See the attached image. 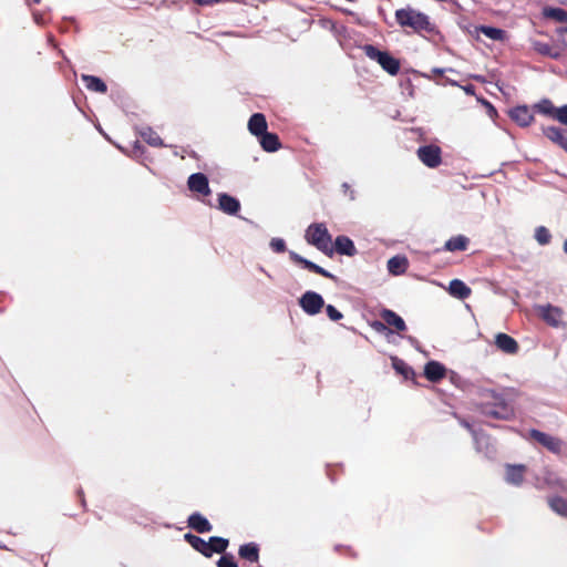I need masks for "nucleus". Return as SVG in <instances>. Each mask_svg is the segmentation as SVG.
<instances>
[{"mask_svg":"<svg viewBox=\"0 0 567 567\" xmlns=\"http://www.w3.org/2000/svg\"><path fill=\"white\" fill-rule=\"evenodd\" d=\"M475 410L483 416L509 421L515 416V409L506 396L493 389H478L475 394Z\"/></svg>","mask_w":567,"mask_h":567,"instance_id":"f257e3e1","label":"nucleus"},{"mask_svg":"<svg viewBox=\"0 0 567 567\" xmlns=\"http://www.w3.org/2000/svg\"><path fill=\"white\" fill-rule=\"evenodd\" d=\"M395 20L399 25L409 27L417 33L422 31L432 33L435 31V25L430 21V17L411 7L398 9L395 11Z\"/></svg>","mask_w":567,"mask_h":567,"instance_id":"f03ea898","label":"nucleus"},{"mask_svg":"<svg viewBox=\"0 0 567 567\" xmlns=\"http://www.w3.org/2000/svg\"><path fill=\"white\" fill-rule=\"evenodd\" d=\"M184 539L198 553L204 555L205 557H212L214 553L223 554L226 551L229 542L227 538L219 536L209 537L208 542L204 540L202 537L196 536L192 533H187L184 535Z\"/></svg>","mask_w":567,"mask_h":567,"instance_id":"7ed1b4c3","label":"nucleus"},{"mask_svg":"<svg viewBox=\"0 0 567 567\" xmlns=\"http://www.w3.org/2000/svg\"><path fill=\"white\" fill-rule=\"evenodd\" d=\"M306 240L308 244L315 246L320 251L331 255L332 238L323 223L311 224L306 230Z\"/></svg>","mask_w":567,"mask_h":567,"instance_id":"20e7f679","label":"nucleus"},{"mask_svg":"<svg viewBox=\"0 0 567 567\" xmlns=\"http://www.w3.org/2000/svg\"><path fill=\"white\" fill-rule=\"evenodd\" d=\"M362 49L369 59L377 61L390 75H396L399 73L400 62L398 59L385 51H380L372 44H365Z\"/></svg>","mask_w":567,"mask_h":567,"instance_id":"39448f33","label":"nucleus"},{"mask_svg":"<svg viewBox=\"0 0 567 567\" xmlns=\"http://www.w3.org/2000/svg\"><path fill=\"white\" fill-rule=\"evenodd\" d=\"M416 154L417 158L430 168L437 167L442 162V151L434 144L420 146Z\"/></svg>","mask_w":567,"mask_h":567,"instance_id":"423d86ee","label":"nucleus"},{"mask_svg":"<svg viewBox=\"0 0 567 567\" xmlns=\"http://www.w3.org/2000/svg\"><path fill=\"white\" fill-rule=\"evenodd\" d=\"M301 309L309 316L319 313L324 306L322 296L315 291H306L299 299Z\"/></svg>","mask_w":567,"mask_h":567,"instance_id":"0eeeda50","label":"nucleus"},{"mask_svg":"<svg viewBox=\"0 0 567 567\" xmlns=\"http://www.w3.org/2000/svg\"><path fill=\"white\" fill-rule=\"evenodd\" d=\"M530 437L536 440L539 444H542L544 447H546L548 451L555 454L561 453L564 442L550 434L544 433L539 430L532 429L529 431Z\"/></svg>","mask_w":567,"mask_h":567,"instance_id":"6e6552de","label":"nucleus"},{"mask_svg":"<svg viewBox=\"0 0 567 567\" xmlns=\"http://www.w3.org/2000/svg\"><path fill=\"white\" fill-rule=\"evenodd\" d=\"M187 186L189 190L197 193L202 196H208L210 194L209 182L205 174L194 173L187 179Z\"/></svg>","mask_w":567,"mask_h":567,"instance_id":"1a4fd4ad","label":"nucleus"},{"mask_svg":"<svg viewBox=\"0 0 567 567\" xmlns=\"http://www.w3.org/2000/svg\"><path fill=\"white\" fill-rule=\"evenodd\" d=\"M538 311L544 321L551 327H559L561 323L563 311L551 305L539 306Z\"/></svg>","mask_w":567,"mask_h":567,"instance_id":"9d476101","label":"nucleus"},{"mask_svg":"<svg viewBox=\"0 0 567 567\" xmlns=\"http://www.w3.org/2000/svg\"><path fill=\"white\" fill-rule=\"evenodd\" d=\"M218 208L227 215H237L240 209V203L237 198L226 193H220L218 195Z\"/></svg>","mask_w":567,"mask_h":567,"instance_id":"9b49d317","label":"nucleus"},{"mask_svg":"<svg viewBox=\"0 0 567 567\" xmlns=\"http://www.w3.org/2000/svg\"><path fill=\"white\" fill-rule=\"evenodd\" d=\"M495 344L501 351L507 354H514L518 351L517 341L513 337L503 332L495 336Z\"/></svg>","mask_w":567,"mask_h":567,"instance_id":"f8f14e48","label":"nucleus"},{"mask_svg":"<svg viewBox=\"0 0 567 567\" xmlns=\"http://www.w3.org/2000/svg\"><path fill=\"white\" fill-rule=\"evenodd\" d=\"M525 465L522 464H507L505 481L508 484L519 486L524 481Z\"/></svg>","mask_w":567,"mask_h":567,"instance_id":"ddd939ff","label":"nucleus"},{"mask_svg":"<svg viewBox=\"0 0 567 567\" xmlns=\"http://www.w3.org/2000/svg\"><path fill=\"white\" fill-rule=\"evenodd\" d=\"M457 420L472 434L476 450L482 451L483 445L488 444V436L482 430H476L468 421L458 416Z\"/></svg>","mask_w":567,"mask_h":567,"instance_id":"4468645a","label":"nucleus"},{"mask_svg":"<svg viewBox=\"0 0 567 567\" xmlns=\"http://www.w3.org/2000/svg\"><path fill=\"white\" fill-rule=\"evenodd\" d=\"M187 524L189 528L200 534L209 533L213 529V525L209 523V520L198 512H195L192 515H189Z\"/></svg>","mask_w":567,"mask_h":567,"instance_id":"2eb2a0df","label":"nucleus"},{"mask_svg":"<svg viewBox=\"0 0 567 567\" xmlns=\"http://www.w3.org/2000/svg\"><path fill=\"white\" fill-rule=\"evenodd\" d=\"M267 127L268 124L262 113H255L250 116L248 121V130L252 135L257 137L261 136L267 132Z\"/></svg>","mask_w":567,"mask_h":567,"instance_id":"dca6fc26","label":"nucleus"},{"mask_svg":"<svg viewBox=\"0 0 567 567\" xmlns=\"http://www.w3.org/2000/svg\"><path fill=\"white\" fill-rule=\"evenodd\" d=\"M445 367L437 361H429L424 367V375L431 382H437L445 377Z\"/></svg>","mask_w":567,"mask_h":567,"instance_id":"f3484780","label":"nucleus"},{"mask_svg":"<svg viewBox=\"0 0 567 567\" xmlns=\"http://www.w3.org/2000/svg\"><path fill=\"white\" fill-rule=\"evenodd\" d=\"M334 249L339 255L352 257L357 254L354 243L348 236H338L334 240Z\"/></svg>","mask_w":567,"mask_h":567,"instance_id":"a211bd4d","label":"nucleus"},{"mask_svg":"<svg viewBox=\"0 0 567 567\" xmlns=\"http://www.w3.org/2000/svg\"><path fill=\"white\" fill-rule=\"evenodd\" d=\"M511 118L520 126H527L533 121L534 116L527 106H516L509 112Z\"/></svg>","mask_w":567,"mask_h":567,"instance_id":"6ab92c4d","label":"nucleus"},{"mask_svg":"<svg viewBox=\"0 0 567 567\" xmlns=\"http://www.w3.org/2000/svg\"><path fill=\"white\" fill-rule=\"evenodd\" d=\"M543 133L548 140L565 148L567 141V130L557 126H548L543 130Z\"/></svg>","mask_w":567,"mask_h":567,"instance_id":"aec40b11","label":"nucleus"},{"mask_svg":"<svg viewBox=\"0 0 567 567\" xmlns=\"http://www.w3.org/2000/svg\"><path fill=\"white\" fill-rule=\"evenodd\" d=\"M409 262L404 256H393L388 260V271L393 276H400L408 269Z\"/></svg>","mask_w":567,"mask_h":567,"instance_id":"412c9836","label":"nucleus"},{"mask_svg":"<svg viewBox=\"0 0 567 567\" xmlns=\"http://www.w3.org/2000/svg\"><path fill=\"white\" fill-rule=\"evenodd\" d=\"M258 138H259L260 146L266 152L272 153V152L278 151L281 147L279 137L275 133L266 132Z\"/></svg>","mask_w":567,"mask_h":567,"instance_id":"4be33fe9","label":"nucleus"},{"mask_svg":"<svg viewBox=\"0 0 567 567\" xmlns=\"http://www.w3.org/2000/svg\"><path fill=\"white\" fill-rule=\"evenodd\" d=\"M238 555L249 563H257L259 560V546L252 542L244 544L239 547Z\"/></svg>","mask_w":567,"mask_h":567,"instance_id":"5701e85b","label":"nucleus"},{"mask_svg":"<svg viewBox=\"0 0 567 567\" xmlns=\"http://www.w3.org/2000/svg\"><path fill=\"white\" fill-rule=\"evenodd\" d=\"M81 79L84 82L85 87L89 91L97 92V93H102V94L106 93L107 86L104 83V81L102 79H100L99 76L82 74Z\"/></svg>","mask_w":567,"mask_h":567,"instance_id":"b1692460","label":"nucleus"},{"mask_svg":"<svg viewBox=\"0 0 567 567\" xmlns=\"http://www.w3.org/2000/svg\"><path fill=\"white\" fill-rule=\"evenodd\" d=\"M381 318L383 321L393 326L398 331H404L406 330V324L404 320L395 313L393 310L384 309L381 312Z\"/></svg>","mask_w":567,"mask_h":567,"instance_id":"393cba45","label":"nucleus"},{"mask_svg":"<svg viewBox=\"0 0 567 567\" xmlns=\"http://www.w3.org/2000/svg\"><path fill=\"white\" fill-rule=\"evenodd\" d=\"M450 293L458 299H466L471 295V288L460 279H453L449 285Z\"/></svg>","mask_w":567,"mask_h":567,"instance_id":"a878e982","label":"nucleus"},{"mask_svg":"<svg viewBox=\"0 0 567 567\" xmlns=\"http://www.w3.org/2000/svg\"><path fill=\"white\" fill-rule=\"evenodd\" d=\"M467 245L468 238L464 235H457L445 241L444 249L446 251H464L466 250Z\"/></svg>","mask_w":567,"mask_h":567,"instance_id":"bb28decb","label":"nucleus"},{"mask_svg":"<svg viewBox=\"0 0 567 567\" xmlns=\"http://www.w3.org/2000/svg\"><path fill=\"white\" fill-rule=\"evenodd\" d=\"M393 369L405 379L412 378L414 375L413 369L402 359L393 357L391 359Z\"/></svg>","mask_w":567,"mask_h":567,"instance_id":"cd10ccee","label":"nucleus"},{"mask_svg":"<svg viewBox=\"0 0 567 567\" xmlns=\"http://www.w3.org/2000/svg\"><path fill=\"white\" fill-rule=\"evenodd\" d=\"M543 16L558 22H567V11L561 8L546 7L543 9Z\"/></svg>","mask_w":567,"mask_h":567,"instance_id":"c85d7f7f","label":"nucleus"},{"mask_svg":"<svg viewBox=\"0 0 567 567\" xmlns=\"http://www.w3.org/2000/svg\"><path fill=\"white\" fill-rule=\"evenodd\" d=\"M142 138L151 146H162L163 141L151 127H144L140 132Z\"/></svg>","mask_w":567,"mask_h":567,"instance_id":"c756f323","label":"nucleus"},{"mask_svg":"<svg viewBox=\"0 0 567 567\" xmlns=\"http://www.w3.org/2000/svg\"><path fill=\"white\" fill-rule=\"evenodd\" d=\"M533 49L542 55L550 56L554 59H557L559 56V53L554 52L553 48L548 43H545V42L535 41L533 43Z\"/></svg>","mask_w":567,"mask_h":567,"instance_id":"7c9ffc66","label":"nucleus"},{"mask_svg":"<svg viewBox=\"0 0 567 567\" xmlns=\"http://www.w3.org/2000/svg\"><path fill=\"white\" fill-rule=\"evenodd\" d=\"M481 31L485 37L495 41L503 40L505 35L504 30L494 27L482 25Z\"/></svg>","mask_w":567,"mask_h":567,"instance_id":"2f4dec72","label":"nucleus"},{"mask_svg":"<svg viewBox=\"0 0 567 567\" xmlns=\"http://www.w3.org/2000/svg\"><path fill=\"white\" fill-rule=\"evenodd\" d=\"M535 239L542 246L548 245L551 239L550 231L545 226H538L535 229Z\"/></svg>","mask_w":567,"mask_h":567,"instance_id":"473e14b6","label":"nucleus"},{"mask_svg":"<svg viewBox=\"0 0 567 567\" xmlns=\"http://www.w3.org/2000/svg\"><path fill=\"white\" fill-rule=\"evenodd\" d=\"M550 508L559 515L567 514V501L563 497H554L549 501Z\"/></svg>","mask_w":567,"mask_h":567,"instance_id":"72a5a7b5","label":"nucleus"},{"mask_svg":"<svg viewBox=\"0 0 567 567\" xmlns=\"http://www.w3.org/2000/svg\"><path fill=\"white\" fill-rule=\"evenodd\" d=\"M537 109L540 113H543L545 115H549L555 118L557 107H555L554 104L549 100H547V99L542 100L537 104Z\"/></svg>","mask_w":567,"mask_h":567,"instance_id":"f704fd0d","label":"nucleus"},{"mask_svg":"<svg viewBox=\"0 0 567 567\" xmlns=\"http://www.w3.org/2000/svg\"><path fill=\"white\" fill-rule=\"evenodd\" d=\"M289 257L292 261L297 262V264H300L302 265L306 269L312 271L313 269V264L312 261L303 258L302 256H300L299 254H297L296 251H289Z\"/></svg>","mask_w":567,"mask_h":567,"instance_id":"c9c22d12","label":"nucleus"},{"mask_svg":"<svg viewBox=\"0 0 567 567\" xmlns=\"http://www.w3.org/2000/svg\"><path fill=\"white\" fill-rule=\"evenodd\" d=\"M289 257L292 261L297 262V264H300L302 265L306 269L312 271L313 269V264L312 261L303 258L302 256H300L299 254H297L296 251H289Z\"/></svg>","mask_w":567,"mask_h":567,"instance_id":"e433bc0d","label":"nucleus"},{"mask_svg":"<svg viewBox=\"0 0 567 567\" xmlns=\"http://www.w3.org/2000/svg\"><path fill=\"white\" fill-rule=\"evenodd\" d=\"M217 567H238L237 563L235 561V558L230 554L223 555L218 561Z\"/></svg>","mask_w":567,"mask_h":567,"instance_id":"4c0bfd02","label":"nucleus"},{"mask_svg":"<svg viewBox=\"0 0 567 567\" xmlns=\"http://www.w3.org/2000/svg\"><path fill=\"white\" fill-rule=\"evenodd\" d=\"M269 246L275 252L280 254L286 251V243L282 238H272Z\"/></svg>","mask_w":567,"mask_h":567,"instance_id":"58836bf2","label":"nucleus"},{"mask_svg":"<svg viewBox=\"0 0 567 567\" xmlns=\"http://www.w3.org/2000/svg\"><path fill=\"white\" fill-rule=\"evenodd\" d=\"M326 312H327V316L332 320V321H338L340 319H342V313L332 305H328L326 307Z\"/></svg>","mask_w":567,"mask_h":567,"instance_id":"ea45409f","label":"nucleus"},{"mask_svg":"<svg viewBox=\"0 0 567 567\" xmlns=\"http://www.w3.org/2000/svg\"><path fill=\"white\" fill-rule=\"evenodd\" d=\"M555 120L560 122L564 125H567V104L557 107Z\"/></svg>","mask_w":567,"mask_h":567,"instance_id":"a19ab883","label":"nucleus"},{"mask_svg":"<svg viewBox=\"0 0 567 567\" xmlns=\"http://www.w3.org/2000/svg\"><path fill=\"white\" fill-rule=\"evenodd\" d=\"M313 272L316 274H319L326 278H330V279H334V276L329 272L328 270L323 269L321 266L317 265V264H313V269H312Z\"/></svg>","mask_w":567,"mask_h":567,"instance_id":"79ce46f5","label":"nucleus"},{"mask_svg":"<svg viewBox=\"0 0 567 567\" xmlns=\"http://www.w3.org/2000/svg\"><path fill=\"white\" fill-rule=\"evenodd\" d=\"M557 34L563 45L567 48V27L557 29Z\"/></svg>","mask_w":567,"mask_h":567,"instance_id":"37998d69","label":"nucleus"},{"mask_svg":"<svg viewBox=\"0 0 567 567\" xmlns=\"http://www.w3.org/2000/svg\"><path fill=\"white\" fill-rule=\"evenodd\" d=\"M33 20L37 24H44V16L40 12H33Z\"/></svg>","mask_w":567,"mask_h":567,"instance_id":"c03bdc74","label":"nucleus"},{"mask_svg":"<svg viewBox=\"0 0 567 567\" xmlns=\"http://www.w3.org/2000/svg\"><path fill=\"white\" fill-rule=\"evenodd\" d=\"M461 89L467 94V95H474L475 94V86L472 84L467 85H461Z\"/></svg>","mask_w":567,"mask_h":567,"instance_id":"a18cd8bd","label":"nucleus"},{"mask_svg":"<svg viewBox=\"0 0 567 567\" xmlns=\"http://www.w3.org/2000/svg\"><path fill=\"white\" fill-rule=\"evenodd\" d=\"M221 0H196V2L200 6H209L217 2H220Z\"/></svg>","mask_w":567,"mask_h":567,"instance_id":"49530a36","label":"nucleus"},{"mask_svg":"<svg viewBox=\"0 0 567 567\" xmlns=\"http://www.w3.org/2000/svg\"><path fill=\"white\" fill-rule=\"evenodd\" d=\"M445 71L454 72V70H453V69H441V68H434V69L432 70V72H433L434 74H440V75H441V74H443Z\"/></svg>","mask_w":567,"mask_h":567,"instance_id":"de8ad7c7","label":"nucleus"},{"mask_svg":"<svg viewBox=\"0 0 567 567\" xmlns=\"http://www.w3.org/2000/svg\"><path fill=\"white\" fill-rule=\"evenodd\" d=\"M410 344H412L415 349H419V341L414 337H408L406 338Z\"/></svg>","mask_w":567,"mask_h":567,"instance_id":"09e8293b","label":"nucleus"},{"mask_svg":"<svg viewBox=\"0 0 567 567\" xmlns=\"http://www.w3.org/2000/svg\"><path fill=\"white\" fill-rule=\"evenodd\" d=\"M447 83L453 85V86H460L461 87V85L455 80H447Z\"/></svg>","mask_w":567,"mask_h":567,"instance_id":"8fccbe9b","label":"nucleus"},{"mask_svg":"<svg viewBox=\"0 0 567 567\" xmlns=\"http://www.w3.org/2000/svg\"><path fill=\"white\" fill-rule=\"evenodd\" d=\"M374 327H375V328H379V327H380V328H382V329H384V328H385V327H384V324H383L382 322H375V326H374Z\"/></svg>","mask_w":567,"mask_h":567,"instance_id":"3c124183","label":"nucleus"},{"mask_svg":"<svg viewBox=\"0 0 567 567\" xmlns=\"http://www.w3.org/2000/svg\"><path fill=\"white\" fill-rule=\"evenodd\" d=\"M34 3H39L41 0H32Z\"/></svg>","mask_w":567,"mask_h":567,"instance_id":"603ef678","label":"nucleus"},{"mask_svg":"<svg viewBox=\"0 0 567 567\" xmlns=\"http://www.w3.org/2000/svg\"><path fill=\"white\" fill-rule=\"evenodd\" d=\"M565 150L567 151V140H566V145H565Z\"/></svg>","mask_w":567,"mask_h":567,"instance_id":"864d4df0","label":"nucleus"}]
</instances>
